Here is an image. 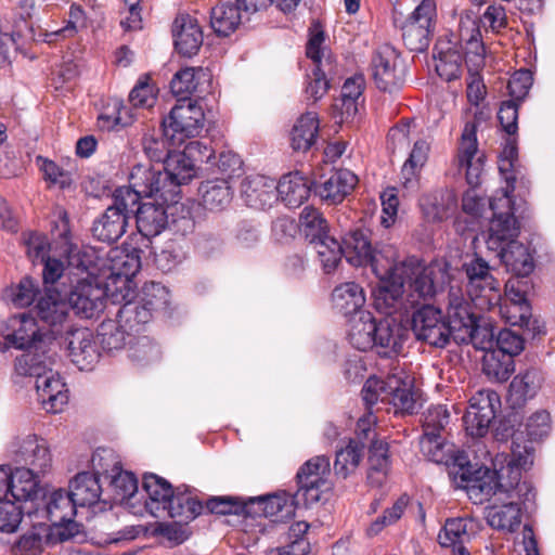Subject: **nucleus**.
Returning <instances> with one entry per match:
<instances>
[{
  "mask_svg": "<svg viewBox=\"0 0 555 555\" xmlns=\"http://www.w3.org/2000/svg\"><path fill=\"white\" fill-rule=\"evenodd\" d=\"M493 217L489 222L487 246L498 253L506 269L517 276H528L534 268L527 247L517 242L519 224L514 216V202L503 195L491 203Z\"/></svg>",
  "mask_w": 555,
  "mask_h": 555,
  "instance_id": "1",
  "label": "nucleus"
},
{
  "mask_svg": "<svg viewBox=\"0 0 555 555\" xmlns=\"http://www.w3.org/2000/svg\"><path fill=\"white\" fill-rule=\"evenodd\" d=\"M408 336V327L395 318L376 321L369 311L349 318L348 339L360 351L374 350L379 357H397Z\"/></svg>",
  "mask_w": 555,
  "mask_h": 555,
  "instance_id": "2",
  "label": "nucleus"
},
{
  "mask_svg": "<svg viewBox=\"0 0 555 555\" xmlns=\"http://www.w3.org/2000/svg\"><path fill=\"white\" fill-rule=\"evenodd\" d=\"M397 274L402 278L405 291V305L411 308L431 305L450 282L449 268L446 262L431 261L424 266L416 257L396 259Z\"/></svg>",
  "mask_w": 555,
  "mask_h": 555,
  "instance_id": "3",
  "label": "nucleus"
},
{
  "mask_svg": "<svg viewBox=\"0 0 555 555\" xmlns=\"http://www.w3.org/2000/svg\"><path fill=\"white\" fill-rule=\"evenodd\" d=\"M51 357L40 359L37 354L25 352L15 360V372L20 376L35 377V386L42 406L51 413H59L68 402V389L59 373L50 365Z\"/></svg>",
  "mask_w": 555,
  "mask_h": 555,
  "instance_id": "4",
  "label": "nucleus"
},
{
  "mask_svg": "<svg viewBox=\"0 0 555 555\" xmlns=\"http://www.w3.org/2000/svg\"><path fill=\"white\" fill-rule=\"evenodd\" d=\"M361 393L369 409L382 402L392 405L396 414H413L416 411L413 378L399 367L392 369L385 379L369 377Z\"/></svg>",
  "mask_w": 555,
  "mask_h": 555,
  "instance_id": "5",
  "label": "nucleus"
},
{
  "mask_svg": "<svg viewBox=\"0 0 555 555\" xmlns=\"http://www.w3.org/2000/svg\"><path fill=\"white\" fill-rule=\"evenodd\" d=\"M517 439L514 434L511 457L505 460V465L494 469L499 483V501L514 499L530 503L534 500L535 492L530 482L521 480V476L533 464L534 449L531 444L517 442Z\"/></svg>",
  "mask_w": 555,
  "mask_h": 555,
  "instance_id": "6",
  "label": "nucleus"
},
{
  "mask_svg": "<svg viewBox=\"0 0 555 555\" xmlns=\"http://www.w3.org/2000/svg\"><path fill=\"white\" fill-rule=\"evenodd\" d=\"M344 257L353 267H371L376 276H384L398 258L392 245L377 249L372 245L371 230L364 227L350 229L343 237Z\"/></svg>",
  "mask_w": 555,
  "mask_h": 555,
  "instance_id": "7",
  "label": "nucleus"
},
{
  "mask_svg": "<svg viewBox=\"0 0 555 555\" xmlns=\"http://www.w3.org/2000/svg\"><path fill=\"white\" fill-rule=\"evenodd\" d=\"M157 92L156 86L151 83L150 75H141L128 96L132 107L126 105L121 99H111L98 117L99 128L119 131L131 126L135 119L133 109L152 107L157 100Z\"/></svg>",
  "mask_w": 555,
  "mask_h": 555,
  "instance_id": "8",
  "label": "nucleus"
},
{
  "mask_svg": "<svg viewBox=\"0 0 555 555\" xmlns=\"http://www.w3.org/2000/svg\"><path fill=\"white\" fill-rule=\"evenodd\" d=\"M201 141H189L183 151H175L167 156L164 170L149 168L155 176L153 182L159 189V198L165 203H175L180 199V186L196 176L194 164L195 152H199Z\"/></svg>",
  "mask_w": 555,
  "mask_h": 555,
  "instance_id": "9",
  "label": "nucleus"
},
{
  "mask_svg": "<svg viewBox=\"0 0 555 555\" xmlns=\"http://www.w3.org/2000/svg\"><path fill=\"white\" fill-rule=\"evenodd\" d=\"M39 475L30 468L17 467L10 473L2 496V532H15L22 522V503L33 502L38 493Z\"/></svg>",
  "mask_w": 555,
  "mask_h": 555,
  "instance_id": "10",
  "label": "nucleus"
},
{
  "mask_svg": "<svg viewBox=\"0 0 555 555\" xmlns=\"http://www.w3.org/2000/svg\"><path fill=\"white\" fill-rule=\"evenodd\" d=\"M467 279L466 292L470 301L480 310H491L501 300L500 283L491 274L489 263L475 254L462 264Z\"/></svg>",
  "mask_w": 555,
  "mask_h": 555,
  "instance_id": "11",
  "label": "nucleus"
},
{
  "mask_svg": "<svg viewBox=\"0 0 555 555\" xmlns=\"http://www.w3.org/2000/svg\"><path fill=\"white\" fill-rule=\"evenodd\" d=\"M154 175L147 167L137 165L132 168L129 177V185L120 186L113 194L114 203L112 208L126 215L129 219L131 215L135 216L138 204L142 197L159 198V189L153 182Z\"/></svg>",
  "mask_w": 555,
  "mask_h": 555,
  "instance_id": "12",
  "label": "nucleus"
},
{
  "mask_svg": "<svg viewBox=\"0 0 555 555\" xmlns=\"http://www.w3.org/2000/svg\"><path fill=\"white\" fill-rule=\"evenodd\" d=\"M437 17L435 0H422L401 29L404 47L411 52H425L430 43Z\"/></svg>",
  "mask_w": 555,
  "mask_h": 555,
  "instance_id": "13",
  "label": "nucleus"
},
{
  "mask_svg": "<svg viewBox=\"0 0 555 555\" xmlns=\"http://www.w3.org/2000/svg\"><path fill=\"white\" fill-rule=\"evenodd\" d=\"M400 54L390 44L373 51L370 69L376 88L382 92H398L405 82L404 69L398 65Z\"/></svg>",
  "mask_w": 555,
  "mask_h": 555,
  "instance_id": "14",
  "label": "nucleus"
},
{
  "mask_svg": "<svg viewBox=\"0 0 555 555\" xmlns=\"http://www.w3.org/2000/svg\"><path fill=\"white\" fill-rule=\"evenodd\" d=\"M205 121L203 108L196 102L176 104L169 114L163 117L160 126L163 139H195L202 131Z\"/></svg>",
  "mask_w": 555,
  "mask_h": 555,
  "instance_id": "15",
  "label": "nucleus"
},
{
  "mask_svg": "<svg viewBox=\"0 0 555 555\" xmlns=\"http://www.w3.org/2000/svg\"><path fill=\"white\" fill-rule=\"evenodd\" d=\"M330 473V460L325 455L314 456L300 466L296 475L298 486L296 493L297 501L304 503V507L321 500Z\"/></svg>",
  "mask_w": 555,
  "mask_h": 555,
  "instance_id": "16",
  "label": "nucleus"
},
{
  "mask_svg": "<svg viewBox=\"0 0 555 555\" xmlns=\"http://www.w3.org/2000/svg\"><path fill=\"white\" fill-rule=\"evenodd\" d=\"M412 326L417 339L437 348L446 347L450 338H454L441 310L434 305H423L417 308L413 312Z\"/></svg>",
  "mask_w": 555,
  "mask_h": 555,
  "instance_id": "17",
  "label": "nucleus"
},
{
  "mask_svg": "<svg viewBox=\"0 0 555 555\" xmlns=\"http://www.w3.org/2000/svg\"><path fill=\"white\" fill-rule=\"evenodd\" d=\"M501 406L499 395L493 390H480L469 399L463 416L466 433L472 437H483Z\"/></svg>",
  "mask_w": 555,
  "mask_h": 555,
  "instance_id": "18",
  "label": "nucleus"
},
{
  "mask_svg": "<svg viewBox=\"0 0 555 555\" xmlns=\"http://www.w3.org/2000/svg\"><path fill=\"white\" fill-rule=\"evenodd\" d=\"M112 294L107 288V281L102 286L94 278L77 281L68 294V304L76 314L91 319L104 308V298Z\"/></svg>",
  "mask_w": 555,
  "mask_h": 555,
  "instance_id": "19",
  "label": "nucleus"
},
{
  "mask_svg": "<svg viewBox=\"0 0 555 555\" xmlns=\"http://www.w3.org/2000/svg\"><path fill=\"white\" fill-rule=\"evenodd\" d=\"M9 326L12 333L7 335V340L18 349H28L26 352L37 354L44 359L47 344L52 343L48 333L42 334L36 319L28 313H21L10 319Z\"/></svg>",
  "mask_w": 555,
  "mask_h": 555,
  "instance_id": "20",
  "label": "nucleus"
},
{
  "mask_svg": "<svg viewBox=\"0 0 555 555\" xmlns=\"http://www.w3.org/2000/svg\"><path fill=\"white\" fill-rule=\"evenodd\" d=\"M11 453L15 463L25 465L24 467L46 474L52 463V456L46 439L37 435H27L16 438L10 446Z\"/></svg>",
  "mask_w": 555,
  "mask_h": 555,
  "instance_id": "21",
  "label": "nucleus"
},
{
  "mask_svg": "<svg viewBox=\"0 0 555 555\" xmlns=\"http://www.w3.org/2000/svg\"><path fill=\"white\" fill-rule=\"evenodd\" d=\"M526 284L527 283L521 280V276H516L507 281L505 288L509 304H504L502 311L507 313L512 309L518 310V317L505 314L506 322L511 325H518L531 330L533 336H535L544 333V327L538 320H531V307L526 297Z\"/></svg>",
  "mask_w": 555,
  "mask_h": 555,
  "instance_id": "22",
  "label": "nucleus"
},
{
  "mask_svg": "<svg viewBox=\"0 0 555 555\" xmlns=\"http://www.w3.org/2000/svg\"><path fill=\"white\" fill-rule=\"evenodd\" d=\"M140 256L134 249L130 254H121L113 259L111 274L106 278L108 292L112 298L126 299L133 293L132 278L140 271Z\"/></svg>",
  "mask_w": 555,
  "mask_h": 555,
  "instance_id": "23",
  "label": "nucleus"
},
{
  "mask_svg": "<svg viewBox=\"0 0 555 555\" xmlns=\"http://www.w3.org/2000/svg\"><path fill=\"white\" fill-rule=\"evenodd\" d=\"M142 487L146 498L143 505L134 509L133 514L143 515L146 512L157 518L167 515L176 492L172 486L166 479L150 473L144 475Z\"/></svg>",
  "mask_w": 555,
  "mask_h": 555,
  "instance_id": "24",
  "label": "nucleus"
},
{
  "mask_svg": "<svg viewBox=\"0 0 555 555\" xmlns=\"http://www.w3.org/2000/svg\"><path fill=\"white\" fill-rule=\"evenodd\" d=\"M358 177L348 169H332L314 181V192L322 201L336 205L341 203L354 189Z\"/></svg>",
  "mask_w": 555,
  "mask_h": 555,
  "instance_id": "25",
  "label": "nucleus"
},
{
  "mask_svg": "<svg viewBox=\"0 0 555 555\" xmlns=\"http://www.w3.org/2000/svg\"><path fill=\"white\" fill-rule=\"evenodd\" d=\"M171 34L179 55L190 59L198 53L204 35L196 17L189 13H179L172 22Z\"/></svg>",
  "mask_w": 555,
  "mask_h": 555,
  "instance_id": "26",
  "label": "nucleus"
},
{
  "mask_svg": "<svg viewBox=\"0 0 555 555\" xmlns=\"http://www.w3.org/2000/svg\"><path fill=\"white\" fill-rule=\"evenodd\" d=\"M68 357L81 371H89L98 362L100 353L93 333L87 327L68 330L65 336Z\"/></svg>",
  "mask_w": 555,
  "mask_h": 555,
  "instance_id": "27",
  "label": "nucleus"
},
{
  "mask_svg": "<svg viewBox=\"0 0 555 555\" xmlns=\"http://www.w3.org/2000/svg\"><path fill=\"white\" fill-rule=\"evenodd\" d=\"M380 285L374 293V307L385 318H393L399 307L405 301V291L402 278L397 274L396 261L391 262V268L384 276H377Z\"/></svg>",
  "mask_w": 555,
  "mask_h": 555,
  "instance_id": "28",
  "label": "nucleus"
},
{
  "mask_svg": "<svg viewBox=\"0 0 555 555\" xmlns=\"http://www.w3.org/2000/svg\"><path fill=\"white\" fill-rule=\"evenodd\" d=\"M179 202L165 203L155 197V202L141 204L135 210L137 228L140 234L149 242L159 235L168 225V210Z\"/></svg>",
  "mask_w": 555,
  "mask_h": 555,
  "instance_id": "29",
  "label": "nucleus"
},
{
  "mask_svg": "<svg viewBox=\"0 0 555 555\" xmlns=\"http://www.w3.org/2000/svg\"><path fill=\"white\" fill-rule=\"evenodd\" d=\"M433 55L436 61V73L442 80L450 82L461 78L463 54L455 43L439 38L434 46Z\"/></svg>",
  "mask_w": 555,
  "mask_h": 555,
  "instance_id": "30",
  "label": "nucleus"
},
{
  "mask_svg": "<svg viewBox=\"0 0 555 555\" xmlns=\"http://www.w3.org/2000/svg\"><path fill=\"white\" fill-rule=\"evenodd\" d=\"M275 190V181L262 175H249L241 184L246 205L256 209L270 207L276 201Z\"/></svg>",
  "mask_w": 555,
  "mask_h": 555,
  "instance_id": "31",
  "label": "nucleus"
},
{
  "mask_svg": "<svg viewBox=\"0 0 555 555\" xmlns=\"http://www.w3.org/2000/svg\"><path fill=\"white\" fill-rule=\"evenodd\" d=\"M477 319L461 287L451 285L448 292L447 322L454 334H462Z\"/></svg>",
  "mask_w": 555,
  "mask_h": 555,
  "instance_id": "32",
  "label": "nucleus"
},
{
  "mask_svg": "<svg viewBox=\"0 0 555 555\" xmlns=\"http://www.w3.org/2000/svg\"><path fill=\"white\" fill-rule=\"evenodd\" d=\"M260 515L270 518L274 522H282L295 515L296 508L304 507V503L297 501V493L289 494L286 491L273 493L257 500Z\"/></svg>",
  "mask_w": 555,
  "mask_h": 555,
  "instance_id": "33",
  "label": "nucleus"
},
{
  "mask_svg": "<svg viewBox=\"0 0 555 555\" xmlns=\"http://www.w3.org/2000/svg\"><path fill=\"white\" fill-rule=\"evenodd\" d=\"M544 380L539 369L530 367L519 372L512 380L508 388V401L513 408L524 405L535 397Z\"/></svg>",
  "mask_w": 555,
  "mask_h": 555,
  "instance_id": "34",
  "label": "nucleus"
},
{
  "mask_svg": "<svg viewBox=\"0 0 555 555\" xmlns=\"http://www.w3.org/2000/svg\"><path fill=\"white\" fill-rule=\"evenodd\" d=\"M311 185L298 171L284 175L276 184V199L280 198L288 208H298L310 196Z\"/></svg>",
  "mask_w": 555,
  "mask_h": 555,
  "instance_id": "35",
  "label": "nucleus"
},
{
  "mask_svg": "<svg viewBox=\"0 0 555 555\" xmlns=\"http://www.w3.org/2000/svg\"><path fill=\"white\" fill-rule=\"evenodd\" d=\"M362 286L354 282H346L336 286L332 293L334 309L346 318L357 317L365 305Z\"/></svg>",
  "mask_w": 555,
  "mask_h": 555,
  "instance_id": "36",
  "label": "nucleus"
},
{
  "mask_svg": "<svg viewBox=\"0 0 555 555\" xmlns=\"http://www.w3.org/2000/svg\"><path fill=\"white\" fill-rule=\"evenodd\" d=\"M240 4L234 1L220 2L210 10V27L218 37H229L242 24Z\"/></svg>",
  "mask_w": 555,
  "mask_h": 555,
  "instance_id": "37",
  "label": "nucleus"
},
{
  "mask_svg": "<svg viewBox=\"0 0 555 555\" xmlns=\"http://www.w3.org/2000/svg\"><path fill=\"white\" fill-rule=\"evenodd\" d=\"M68 495L77 506H92L100 500L102 488L96 475L89 472L79 473L69 483Z\"/></svg>",
  "mask_w": 555,
  "mask_h": 555,
  "instance_id": "38",
  "label": "nucleus"
},
{
  "mask_svg": "<svg viewBox=\"0 0 555 555\" xmlns=\"http://www.w3.org/2000/svg\"><path fill=\"white\" fill-rule=\"evenodd\" d=\"M500 506H492L488 511V524L495 529L514 532L521 522V506L528 508L529 502H520L514 499L500 501Z\"/></svg>",
  "mask_w": 555,
  "mask_h": 555,
  "instance_id": "39",
  "label": "nucleus"
},
{
  "mask_svg": "<svg viewBox=\"0 0 555 555\" xmlns=\"http://www.w3.org/2000/svg\"><path fill=\"white\" fill-rule=\"evenodd\" d=\"M128 219L118 208L108 206L104 214L93 222V236L104 243H114L126 232Z\"/></svg>",
  "mask_w": 555,
  "mask_h": 555,
  "instance_id": "40",
  "label": "nucleus"
},
{
  "mask_svg": "<svg viewBox=\"0 0 555 555\" xmlns=\"http://www.w3.org/2000/svg\"><path fill=\"white\" fill-rule=\"evenodd\" d=\"M130 294L126 299L119 296V299L112 298L114 302L121 304L116 314L121 324L132 332H139L151 319L153 313L145 307V305L135 295Z\"/></svg>",
  "mask_w": 555,
  "mask_h": 555,
  "instance_id": "41",
  "label": "nucleus"
},
{
  "mask_svg": "<svg viewBox=\"0 0 555 555\" xmlns=\"http://www.w3.org/2000/svg\"><path fill=\"white\" fill-rule=\"evenodd\" d=\"M198 194L202 204L209 210H222L232 201V185L227 179H208L201 183Z\"/></svg>",
  "mask_w": 555,
  "mask_h": 555,
  "instance_id": "42",
  "label": "nucleus"
},
{
  "mask_svg": "<svg viewBox=\"0 0 555 555\" xmlns=\"http://www.w3.org/2000/svg\"><path fill=\"white\" fill-rule=\"evenodd\" d=\"M517 141H505L502 152L499 155V170L506 182V186L501 189V195L495 196L491 202L507 196L513 202V192L515 190V181L519 175L518 147Z\"/></svg>",
  "mask_w": 555,
  "mask_h": 555,
  "instance_id": "43",
  "label": "nucleus"
},
{
  "mask_svg": "<svg viewBox=\"0 0 555 555\" xmlns=\"http://www.w3.org/2000/svg\"><path fill=\"white\" fill-rule=\"evenodd\" d=\"M485 158V154L479 151L478 141H461L457 149L459 165L465 168L466 181L472 188L480 183Z\"/></svg>",
  "mask_w": 555,
  "mask_h": 555,
  "instance_id": "44",
  "label": "nucleus"
},
{
  "mask_svg": "<svg viewBox=\"0 0 555 555\" xmlns=\"http://www.w3.org/2000/svg\"><path fill=\"white\" fill-rule=\"evenodd\" d=\"M459 487L467 490L470 499L475 502L482 503L492 496L499 501V483L494 472L486 469L485 472L475 470Z\"/></svg>",
  "mask_w": 555,
  "mask_h": 555,
  "instance_id": "45",
  "label": "nucleus"
},
{
  "mask_svg": "<svg viewBox=\"0 0 555 555\" xmlns=\"http://www.w3.org/2000/svg\"><path fill=\"white\" fill-rule=\"evenodd\" d=\"M42 512L52 526H60L64 524V520H70L75 517L76 507L68 492L64 489H57L46 496Z\"/></svg>",
  "mask_w": 555,
  "mask_h": 555,
  "instance_id": "46",
  "label": "nucleus"
},
{
  "mask_svg": "<svg viewBox=\"0 0 555 555\" xmlns=\"http://www.w3.org/2000/svg\"><path fill=\"white\" fill-rule=\"evenodd\" d=\"M60 248L61 251L59 254L64 257L68 267L82 272L89 270L92 263V256L89 251L82 250L78 245L72 242L68 222L66 219L61 220Z\"/></svg>",
  "mask_w": 555,
  "mask_h": 555,
  "instance_id": "47",
  "label": "nucleus"
},
{
  "mask_svg": "<svg viewBox=\"0 0 555 555\" xmlns=\"http://www.w3.org/2000/svg\"><path fill=\"white\" fill-rule=\"evenodd\" d=\"M454 206L455 202L452 194L442 190L424 194L420 198L421 210L428 222L443 220Z\"/></svg>",
  "mask_w": 555,
  "mask_h": 555,
  "instance_id": "48",
  "label": "nucleus"
},
{
  "mask_svg": "<svg viewBox=\"0 0 555 555\" xmlns=\"http://www.w3.org/2000/svg\"><path fill=\"white\" fill-rule=\"evenodd\" d=\"M300 230L312 246L319 241L331 236L328 224L322 212L314 207L307 206L299 216Z\"/></svg>",
  "mask_w": 555,
  "mask_h": 555,
  "instance_id": "49",
  "label": "nucleus"
},
{
  "mask_svg": "<svg viewBox=\"0 0 555 555\" xmlns=\"http://www.w3.org/2000/svg\"><path fill=\"white\" fill-rule=\"evenodd\" d=\"M515 371L514 359L504 352L490 350L483 354L482 372L493 382L504 383Z\"/></svg>",
  "mask_w": 555,
  "mask_h": 555,
  "instance_id": "50",
  "label": "nucleus"
},
{
  "mask_svg": "<svg viewBox=\"0 0 555 555\" xmlns=\"http://www.w3.org/2000/svg\"><path fill=\"white\" fill-rule=\"evenodd\" d=\"M170 503L167 515L171 518H179L183 522L195 519L204 511L203 503L193 498L186 489L181 491L180 488H177Z\"/></svg>",
  "mask_w": 555,
  "mask_h": 555,
  "instance_id": "51",
  "label": "nucleus"
},
{
  "mask_svg": "<svg viewBox=\"0 0 555 555\" xmlns=\"http://www.w3.org/2000/svg\"><path fill=\"white\" fill-rule=\"evenodd\" d=\"M111 477V487L115 491L114 500L126 504L131 512L138 507L135 506L137 494H138V479L130 473L125 472L121 468Z\"/></svg>",
  "mask_w": 555,
  "mask_h": 555,
  "instance_id": "52",
  "label": "nucleus"
},
{
  "mask_svg": "<svg viewBox=\"0 0 555 555\" xmlns=\"http://www.w3.org/2000/svg\"><path fill=\"white\" fill-rule=\"evenodd\" d=\"M363 442L350 439L345 448L337 450L334 461L335 474L345 479L354 473L363 456Z\"/></svg>",
  "mask_w": 555,
  "mask_h": 555,
  "instance_id": "53",
  "label": "nucleus"
},
{
  "mask_svg": "<svg viewBox=\"0 0 555 555\" xmlns=\"http://www.w3.org/2000/svg\"><path fill=\"white\" fill-rule=\"evenodd\" d=\"M470 22L473 27L467 39L464 38L461 31V37L465 40V55L463 60H465L468 69L469 67L473 69H482L486 64V47L482 41L479 21L473 20Z\"/></svg>",
  "mask_w": 555,
  "mask_h": 555,
  "instance_id": "54",
  "label": "nucleus"
},
{
  "mask_svg": "<svg viewBox=\"0 0 555 555\" xmlns=\"http://www.w3.org/2000/svg\"><path fill=\"white\" fill-rule=\"evenodd\" d=\"M525 429H505L506 434L503 437H511L513 439L514 434L517 435L519 440L522 439L524 435L528 437L530 442L542 439L547 436L551 430V416L550 413L545 410L537 411L531 416L528 417L526 424L524 425Z\"/></svg>",
  "mask_w": 555,
  "mask_h": 555,
  "instance_id": "55",
  "label": "nucleus"
},
{
  "mask_svg": "<svg viewBox=\"0 0 555 555\" xmlns=\"http://www.w3.org/2000/svg\"><path fill=\"white\" fill-rule=\"evenodd\" d=\"M132 331L126 327V324H121L119 319L117 320H105L98 328V337L100 344L104 350H119L125 344L127 337L131 335Z\"/></svg>",
  "mask_w": 555,
  "mask_h": 555,
  "instance_id": "56",
  "label": "nucleus"
},
{
  "mask_svg": "<svg viewBox=\"0 0 555 555\" xmlns=\"http://www.w3.org/2000/svg\"><path fill=\"white\" fill-rule=\"evenodd\" d=\"M35 164L48 188L64 190L72 185L73 176L70 171L64 169L54 160L38 155L35 159Z\"/></svg>",
  "mask_w": 555,
  "mask_h": 555,
  "instance_id": "57",
  "label": "nucleus"
},
{
  "mask_svg": "<svg viewBox=\"0 0 555 555\" xmlns=\"http://www.w3.org/2000/svg\"><path fill=\"white\" fill-rule=\"evenodd\" d=\"M495 338L494 328L490 324H479L477 319L462 334L455 336L456 341L470 343L485 353L494 349Z\"/></svg>",
  "mask_w": 555,
  "mask_h": 555,
  "instance_id": "58",
  "label": "nucleus"
},
{
  "mask_svg": "<svg viewBox=\"0 0 555 555\" xmlns=\"http://www.w3.org/2000/svg\"><path fill=\"white\" fill-rule=\"evenodd\" d=\"M467 524L468 520L465 518L448 519L438 535L440 545L452 547L453 555H456V550L465 547L464 543L469 540Z\"/></svg>",
  "mask_w": 555,
  "mask_h": 555,
  "instance_id": "59",
  "label": "nucleus"
},
{
  "mask_svg": "<svg viewBox=\"0 0 555 555\" xmlns=\"http://www.w3.org/2000/svg\"><path fill=\"white\" fill-rule=\"evenodd\" d=\"M324 273L334 272L344 257L343 245L334 236L325 237L312 245Z\"/></svg>",
  "mask_w": 555,
  "mask_h": 555,
  "instance_id": "60",
  "label": "nucleus"
},
{
  "mask_svg": "<svg viewBox=\"0 0 555 555\" xmlns=\"http://www.w3.org/2000/svg\"><path fill=\"white\" fill-rule=\"evenodd\" d=\"M429 153L428 141H415L414 146L402 167L403 186L413 189L417 184L416 170L421 169L427 162Z\"/></svg>",
  "mask_w": 555,
  "mask_h": 555,
  "instance_id": "61",
  "label": "nucleus"
},
{
  "mask_svg": "<svg viewBox=\"0 0 555 555\" xmlns=\"http://www.w3.org/2000/svg\"><path fill=\"white\" fill-rule=\"evenodd\" d=\"M202 67H183L179 69L170 81L171 92L182 101H191L190 96L197 92L198 75Z\"/></svg>",
  "mask_w": 555,
  "mask_h": 555,
  "instance_id": "62",
  "label": "nucleus"
},
{
  "mask_svg": "<svg viewBox=\"0 0 555 555\" xmlns=\"http://www.w3.org/2000/svg\"><path fill=\"white\" fill-rule=\"evenodd\" d=\"M449 469V476L459 487L475 472L466 451L449 448L447 461L443 462Z\"/></svg>",
  "mask_w": 555,
  "mask_h": 555,
  "instance_id": "63",
  "label": "nucleus"
},
{
  "mask_svg": "<svg viewBox=\"0 0 555 555\" xmlns=\"http://www.w3.org/2000/svg\"><path fill=\"white\" fill-rule=\"evenodd\" d=\"M137 296L152 313L166 309L169 304L168 289L160 283L153 281L144 283L141 292Z\"/></svg>",
  "mask_w": 555,
  "mask_h": 555,
  "instance_id": "64",
  "label": "nucleus"
}]
</instances>
